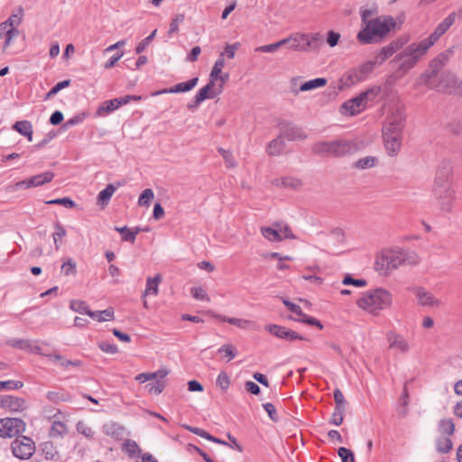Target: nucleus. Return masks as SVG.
<instances>
[{"mask_svg":"<svg viewBox=\"0 0 462 462\" xmlns=\"http://www.w3.org/2000/svg\"><path fill=\"white\" fill-rule=\"evenodd\" d=\"M420 263L419 255L410 250L387 249L377 254L374 267L381 274L388 275L393 270L403 265H417Z\"/></svg>","mask_w":462,"mask_h":462,"instance_id":"f257e3e1","label":"nucleus"},{"mask_svg":"<svg viewBox=\"0 0 462 462\" xmlns=\"http://www.w3.org/2000/svg\"><path fill=\"white\" fill-rule=\"evenodd\" d=\"M392 303L393 295L384 288L369 290L356 301L360 309L374 316H378L382 310L390 308Z\"/></svg>","mask_w":462,"mask_h":462,"instance_id":"f03ea898","label":"nucleus"},{"mask_svg":"<svg viewBox=\"0 0 462 462\" xmlns=\"http://www.w3.org/2000/svg\"><path fill=\"white\" fill-rule=\"evenodd\" d=\"M429 50L430 48L422 40L412 42L397 53L392 62L396 64L397 71L401 75H405L417 65Z\"/></svg>","mask_w":462,"mask_h":462,"instance_id":"7ed1b4c3","label":"nucleus"},{"mask_svg":"<svg viewBox=\"0 0 462 462\" xmlns=\"http://www.w3.org/2000/svg\"><path fill=\"white\" fill-rule=\"evenodd\" d=\"M358 150V145L353 140L337 139L316 143L312 151L322 157H346L354 154Z\"/></svg>","mask_w":462,"mask_h":462,"instance_id":"20e7f679","label":"nucleus"},{"mask_svg":"<svg viewBox=\"0 0 462 462\" xmlns=\"http://www.w3.org/2000/svg\"><path fill=\"white\" fill-rule=\"evenodd\" d=\"M391 25L386 20L375 18L364 26L357 33V40L362 44L377 43L390 32Z\"/></svg>","mask_w":462,"mask_h":462,"instance_id":"39448f33","label":"nucleus"},{"mask_svg":"<svg viewBox=\"0 0 462 462\" xmlns=\"http://www.w3.org/2000/svg\"><path fill=\"white\" fill-rule=\"evenodd\" d=\"M379 88H370L360 93L342 105V109L350 112V116H355L365 111L368 106V102L372 101L379 93Z\"/></svg>","mask_w":462,"mask_h":462,"instance_id":"423d86ee","label":"nucleus"},{"mask_svg":"<svg viewBox=\"0 0 462 462\" xmlns=\"http://www.w3.org/2000/svg\"><path fill=\"white\" fill-rule=\"evenodd\" d=\"M13 455L19 459H29L35 452V444L29 437L16 438L11 443Z\"/></svg>","mask_w":462,"mask_h":462,"instance_id":"0eeeda50","label":"nucleus"},{"mask_svg":"<svg viewBox=\"0 0 462 462\" xmlns=\"http://www.w3.org/2000/svg\"><path fill=\"white\" fill-rule=\"evenodd\" d=\"M434 202L436 207L442 212H449L452 209L455 199L453 188H432Z\"/></svg>","mask_w":462,"mask_h":462,"instance_id":"6e6552de","label":"nucleus"},{"mask_svg":"<svg viewBox=\"0 0 462 462\" xmlns=\"http://www.w3.org/2000/svg\"><path fill=\"white\" fill-rule=\"evenodd\" d=\"M409 38L402 36L392 41L389 44L381 48L374 56L375 63L382 65L387 59L392 57L395 52L402 50V47L408 42Z\"/></svg>","mask_w":462,"mask_h":462,"instance_id":"1a4fd4ad","label":"nucleus"},{"mask_svg":"<svg viewBox=\"0 0 462 462\" xmlns=\"http://www.w3.org/2000/svg\"><path fill=\"white\" fill-rule=\"evenodd\" d=\"M25 430V423L18 418L0 419V437L13 438Z\"/></svg>","mask_w":462,"mask_h":462,"instance_id":"9d476101","label":"nucleus"},{"mask_svg":"<svg viewBox=\"0 0 462 462\" xmlns=\"http://www.w3.org/2000/svg\"><path fill=\"white\" fill-rule=\"evenodd\" d=\"M215 86V82L208 80V82L197 92L192 102L188 104V107L195 108L199 106L204 100L214 98L218 96L222 92L223 88L222 86H219V88H217Z\"/></svg>","mask_w":462,"mask_h":462,"instance_id":"9b49d317","label":"nucleus"},{"mask_svg":"<svg viewBox=\"0 0 462 462\" xmlns=\"http://www.w3.org/2000/svg\"><path fill=\"white\" fill-rule=\"evenodd\" d=\"M452 163L449 160H443L437 171L433 188H452Z\"/></svg>","mask_w":462,"mask_h":462,"instance_id":"f8f14e48","label":"nucleus"},{"mask_svg":"<svg viewBox=\"0 0 462 462\" xmlns=\"http://www.w3.org/2000/svg\"><path fill=\"white\" fill-rule=\"evenodd\" d=\"M456 16V12L450 13L441 23L438 24L434 32L429 37L422 40L429 48L432 47L439 41V39L452 26V24L455 23Z\"/></svg>","mask_w":462,"mask_h":462,"instance_id":"ddd939ff","label":"nucleus"},{"mask_svg":"<svg viewBox=\"0 0 462 462\" xmlns=\"http://www.w3.org/2000/svg\"><path fill=\"white\" fill-rule=\"evenodd\" d=\"M265 329L273 335L274 337L282 339H285L288 341H294V340H305L306 338L297 333L296 331H293L291 329L287 328L286 327L271 324L266 325Z\"/></svg>","mask_w":462,"mask_h":462,"instance_id":"4468645a","label":"nucleus"},{"mask_svg":"<svg viewBox=\"0 0 462 462\" xmlns=\"http://www.w3.org/2000/svg\"><path fill=\"white\" fill-rule=\"evenodd\" d=\"M140 96L126 95L124 97H116L111 100L103 102L97 108V114L111 113L120 107L121 106L126 105L130 100H140Z\"/></svg>","mask_w":462,"mask_h":462,"instance_id":"2eb2a0df","label":"nucleus"},{"mask_svg":"<svg viewBox=\"0 0 462 462\" xmlns=\"http://www.w3.org/2000/svg\"><path fill=\"white\" fill-rule=\"evenodd\" d=\"M411 291L415 295L420 306L434 308L440 305V300L423 287H413Z\"/></svg>","mask_w":462,"mask_h":462,"instance_id":"dca6fc26","label":"nucleus"},{"mask_svg":"<svg viewBox=\"0 0 462 462\" xmlns=\"http://www.w3.org/2000/svg\"><path fill=\"white\" fill-rule=\"evenodd\" d=\"M404 128L403 117H387L383 125V134L392 136H402V130Z\"/></svg>","mask_w":462,"mask_h":462,"instance_id":"f3484780","label":"nucleus"},{"mask_svg":"<svg viewBox=\"0 0 462 462\" xmlns=\"http://www.w3.org/2000/svg\"><path fill=\"white\" fill-rule=\"evenodd\" d=\"M54 177V174L51 171H45L43 173L34 175L29 179L23 180L16 183L17 188H32L39 187L45 183L50 182Z\"/></svg>","mask_w":462,"mask_h":462,"instance_id":"a211bd4d","label":"nucleus"},{"mask_svg":"<svg viewBox=\"0 0 462 462\" xmlns=\"http://www.w3.org/2000/svg\"><path fill=\"white\" fill-rule=\"evenodd\" d=\"M387 341L389 343V347L392 349H395L402 354H406L410 351V344L404 338L403 336L397 334L393 331H390L387 334Z\"/></svg>","mask_w":462,"mask_h":462,"instance_id":"6ab92c4d","label":"nucleus"},{"mask_svg":"<svg viewBox=\"0 0 462 462\" xmlns=\"http://www.w3.org/2000/svg\"><path fill=\"white\" fill-rule=\"evenodd\" d=\"M301 39L302 51H310L319 50L322 44V39L319 33H300Z\"/></svg>","mask_w":462,"mask_h":462,"instance_id":"aec40b11","label":"nucleus"},{"mask_svg":"<svg viewBox=\"0 0 462 462\" xmlns=\"http://www.w3.org/2000/svg\"><path fill=\"white\" fill-rule=\"evenodd\" d=\"M281 134L288 141H302L307 138L305 132L293 125H287L282 127Z\"/></svg>","mask_w":462,"mask_h":462,"instance_id":"412c9836","label":"nucleus"},{"mask_svg":"<svg viewBox=\"0 0 462 462\" xmlns=\"http://www.w3.org/2000/svg\"><path fill=\"white\" fill-rule=\"evenodd\" d=\"M0 405L11 411H20L25 409V401L22 398L6 395L1 399Z\"/></svg>","mask_w":462,"mask_h":462,"instance_id":"4be33fe9","label":"nucleus"},{"mask_svg":"<svg viewBox=\"0 0 462 462\" xmlns=\"http://www.w3.org/2000/svg\"><path fill=\"white\" fill-rule=\"evenodd\" d=\"M383 137L387 154L392 157L396 156L399 153L402 146V137L387 134H383Z\"/></svg>","mask_w":462,"mask_h":462,"instance_id":"5701e85b","label":"nucleus"},{"mask_svg":"<svg viewBox=\"0 0 462 462\" xmlns=\"http://www.w3.org/2000/svg\"><path fill=\"white\" fill-rule=\"evenodd\" d=\"M124 185V182L117 181L116 183H110L108 184L104 189H102L98 195H97V204L102 206H106L113 194L116 192V190L122 187Z\"/></svg>","mask_w":462,"mask_h":462,"instance_id":"b1692460","label":"nucleus"},{"mask_svg":"<svg viewBox=\"0 0 462 462\" xmlns=\"http://www.w3.org/2000/svg\"><path fill=\"white\" fill-rule=\"evenodd\" d=\"M11 346L19 349L26 350L33 354L44 355L42 348L36 343L27 339H14Z\"/></svg>","mask_w":462,"mask_h":462,"instance_id":"393cba45","label":"nucleus"},{"mask_svg":"<svg viewBox=\"0 0 462 462\" xmlns=\"http://www.w3.org/2000/svg\"><path fill=\"white\" fill-rule=\"evenodd\" d=\"M122 450L127 454L130 458H139L143 455L142 449L137 442L130 439L124 441Z\"/></svg>","mask_w":462,"mask_h":462,"instance_id":"a878e982","label":"nucleus"},{"mask_svg":"<svg viewBox=\"0 0 462 462\" xmlns=\"http://www.w3.org/2000/svg\"><path fill=\"white\" fill-rule=\"evenodd\" d=\"M199 78L195 77L193 79H189L185 82L178 83L169 89H164L162 93H180V92H188L191 90L198 83Z\"/></svg>","mask_w":462,"mask_h":462,"instance_id":"bb28decb","label":"nucleus"},{"mask_svg":"<svg viewBox=\"0 0 462 462\" xmlns=\"http://www.w3.org/2000/svg\"><path fill=\"white\" fill-rule=\"evenodd\" d=\"M283 138L284 137L281 134L276 139L269 143L266 152L270 156H278L283 152L285 148V142Z\"/></svg>","mask_w":462,"mask_h":462,"instance_id":"cd10ccee","label":"nucleus"},{"mask_svg":"<svg viewBox=\"0 0 462 462\" xmlns=\"http://www.w3.org/2000/svg\"><path fill=\"white\" fill-rule=\"evenodd\" d=\"M23 8L22 6H18L15 13L11 14L5 22L2 23L0 27L5 30L7 27L19 26L23 21Z\"/></svg>","mask_w":462,"mask_h":462,"instance_id":"c85d7f7f","label":"nucleus"},{"mask_svg":"<svg viewBox=\"0 0 462 462\" xmlns=\"http://www.w3.org/2000/svg\"><path fill=\"white\" fill-rule=\"evenodd\" d=\"M40 447L45 459L52 461H57L60 459V454L52 442H42Z\"/></svg>","mask_w":462,"mask_h":462,"instance_id":"c756f323","label":"nucleus"},{"mask_svg":"<svg viewBox=\"0 0 462 462\" xmlns=\"http://www.w3.org/2000/svg\"><path fill=\"white\" fill-rule=\"evenodd\" d=\"M213 317L221 320V321H224V322H227L231 325H234L237 328H250L251 326L254 324L252 321L250 320H246V319H237V318H229V317H226V316H222V315H219V314H213Z\"/></svg>","mask_w":462,"mask_h":462,"instance_id":"7c9ffc66","label":"nucleus"},{"mask_svg":"<svg viewBox=\"0 0 462 462\" xmlns=\"http://www.w3.org/2000/svg\"><path fill=\"white\" fill-rule=\"evenodd\" d=\"M162 281V276L157 274L154 277H149L146 281V287L143 292V296L147 294L157 295L158 294V285Z\"/></svg>","mask_w":462,"mask_h":462,"instance_id":"2f4dec72","label":"nucleus"},{"mask_svg":"<svg viewBox=\"0 0 462 462\" xmlns=\"http://www.w3.org/2000/svg\"><path fill=\"white\" fill-rule=\"evenodd\" d=\"M89 317L97 319L100 322L106 321V320H112L115 317V311L113 308H107L105 310L100 311H93L91 310V313H89Z\"/></svg>","mask_w":462,"mask_h":462,"instance_id":"473e14b6","label":"nucleus"},{"mask_svg":"<svg viewBox=\"0 0 462 462\" xmlns=\"http://www.w3.org/2000/svg\"><path fill=\"white\" fill-rule=\"evenodd\" d=\"M224 57H225V53H220L218 59L216 60V62L212 68V70L209 74V80H212L215 83L218 79V77L222 71V69L225 66Z\"/></svg>","mask_w":462,"mask_h":462,"instance_id":"72a5a7b5","label":"nucleus"},{"mask_svg":"<svg viewBox=\"0 0 462 462\" xmlns=\"http://www.w3.org/2000/svg\"><path fill=\"white\" fill-rule=\"evenodd\" d=\"M329 241L333 246L338 247L345 245V233L341 228H334L329 236Z\"/></svg>","mask_w":462,"mask_h":462,"instance_id":"f704fd0d","label":"nucleus"},{"mask_svg":"<svg viewBox=\"0 0 462 462\" xmlns=\"http://www.w3.org/2000/svg\"><path fill=\"white\" fill-rule=\"evenodd\" d=\"M167 375V372L164 370H159L153 373H142L135 376V380L143 383L147 381L155 380L158 377L163 378Z\"/></svg>","mask_w":462,"mask_h":462,"instance_id":"c9c22d12","label":"nucleus"},{"mask_svg":"<svg viewBox=\"0 0 462 462\" xmlns=\"http://www.w3.org/2000/svg\"><path fill=\"white\" fill-rule=\"evenodd\" d=\"M378 162V159L375 156H365L360 158L355 162V167L359 170H365L373 168Z\"/></svg>","mask_w":462,"mask_h":462,"instance_id":"e433bc0d","label":"nucleus"},{"mask_svg":"<svg viewBox=\"0 0 462 462\" xmlns=\"http://www.w3.org/2000/svg\"><path fill=\"white\" fill-rule=\"evenodd\" d=\"M327 83V79L324 78H317L309 81L304 82L300 87V91H309L317 88H321L325 86Z\"/></svg>","mask_w":462,"mask_h":462,"instance_id":"4c0bfd02","label":"nucleus"},{"mask_svg":"<svg viewBox=\"0 0 462 462\" xmlns=\"http://www.w3.org/2000/svg\"><path fill=\"white\" fill-rule=\"evenodd\" d=\"M14 129L19 132L21 134L27 136L29 140H32V125L28 121H19L14 125Z\"/></svg>","mask_w":462,"mask_h":462,"instance_id":"58836bf2","label":"nucleus"},{"mask_svg":"<svg viewBox=\"0 0 462 462\" xmlns=\"http://www.w3.org/2000/svg\"><path fill=\"white\" fill-rule=\"evenodd\" d=\"M68 431V428L65 423L61 421H53L51 428L50 430V436L54 437H63Z\"/></svg>","mask_w":462,"mask_h":462,"instance_id":"ea45409f","label":"nucleus"},{"mask_svg":"<svg viewBox=\"0 0 462 462\" xmlns=\"http://www.w3.org/2000/svg\"><path fill=\"white\" fill-rule=\"evenodd\" d=\"M54 227L55 232L52 234V237L55 247L59 250L61 245V239L66 236V230L59 222L54 224Z\"/></svg>","mask_w":462,"mask_h":462,"instance_id":"a19ab883","label":"nucleus"},{"mask_svg":"<svg viewBox=\"0 0 462 462\" xmlns=\"http://www.w3.org/2000/svg\"><path fill=\"white\" fill-rule=\"evenodd\" d=\"M443 80L446 82V84L444 86H442L441 84L439 86V91H450L449 88L457 85L458 82L457 78L454 74L449 72L445 73L443 75Z\"/></svg>","mask_w":462,"mask_h":462,"instance_id":"79ce46f5","label":"nucleus"},{"mask_svg":"<svg viewBox=\"0 0 462 462\" xmlns=\"http://www.w3.org/2000/svg\"><path fill=\"white\" fill-rule=\"evenodd\" d=\"M46 398L52 402H67L69 400V395L63 391H50Z\"/></svg>","mask_w":462,"mask_h":462,"instance_id":"37998d69","label":"nucleus"},{"mask_svg":"<svg viewBox=\"0 0 462 462\" xmlns=\"http://www.w3.org/2000/svg\"><path fill=\"white\" fill-rule=\"evenodd\" d=\"M455 430V424L450 419H443L439 423V430L443 435H451Z\"/></svg>","mask_w":462,"mask_h":462,"instance_id":"c03bdc74","label":"nucleus"},{"mask_svg":"<svg viewBox=\"0 0 462 462\" xmlns=\"http://www.w3.org/2000/svg\"><path fill=\"white\" fill-rule=\"evenodd\" d=\"M70 309L75 312L86 314L88 316H89V313H91V310L88 308V304L82 300H71Z\"/></svg>","mask_w":462,"mask_h":462,"instance_id":"a18cd8bd","label":"nucleus"},{"mask_svg":"<svg viewBox=\"0 0 462 462\" xmlns=\"http://www.w3.org/2000/svg\"><path fill=\"white\" fill-rule=\"evenodd\" d=\"M262 235L269 241H281L276 225L273 227H262Z\"/></svg>","mask_w":462,"mask_h":462,"instance_id":"49530a36","label":"nucleus"},{"mask_svg":"<svg viewBox=\"0 0 462 462\" xmlns=\"http://www.w3.org/2000/svg\"><path fill=\"white\" fill-rule=\"evenodd\" d=\"M154 198V193L152 189H145L138 199L139 206L149 207Z\"/></svg>","mask_w":462,"mask_h":462,"instance_id":"de8ad7c7","label":"nucleus"},{"mask_svg":"<svg viewBox=\"0 0 462 462\" xmlns=\"http://www.w3.org/2000/svg\"><path fill=\"white\" fill-rule=\"evenodd\" d=\"M345 410L346 407H335L329 423L336 426L341 425L344 420Z\"/></svg>","mask_w":462,"mask_h":462,"instance_id":"09e8293b","label":"nucleus"},{"mask_svg":"<svg viewBox=\"0 0 462 462\" xmlns=\"http://www.w3.org/2000/svg\"><path fill=\"white\" fill-rule=\"evenodd\" d=\"M217 352L220 354H224V356L227 357V361H230L233 358H235L237 354L235 346L231 344H225L221 346L218 348Z\"/></svg>","mask_w":462,"mask_h":462,"instance_id":"8fccbe9b","label":"nucleus"},{"mask_svg":"<svg viewBox=\"0 0 462 462\" xmlns=\"http://www.w3.org/2000/svg\"><path fill=\"white\" fill-rule=\"evenodd\" d=\"M184 19H185L184 14H176L171 19L168 33L170 35L173 34V33H177L179 32V24L183 23Z\"/></svg>","mask_w":462,"mask_h":462,"instance_id":"3c124183","label":"nucleus"},{"mask_svg":"<svg viewBox=\"0 0 462 462\" xmlns=\"http://www.w3.org/2000/svg\"><path fill=\"white\" fill-rule=\"evenodd\" d=\"M452 448V442L449 438L443 437L437 442V449L440 453H448Z\"/></svg>","mask_w":462,"mask_h":462,"instance_id":"603ef678","label":"nucleus"},{"mask_svg":"<svg viewBox=\"0 0 462 462\" xmlns=\"http://www.w3.org/2000/svg\"><path fill=\"white\" fill-rule=\"evenodd\" d=\"M301 186V181L293 177H283L282 180V187L291 189H298Z\"/></svg>","mask_w":462,"mask_h":462,"instance_id":"864d4df0","label":"nucleus"},{"mask_svg":"<svg viewBox=\"0 0 462 462\" xmlns=\"http://www.w3.org/2000/svg\"><path fill=\"white\" fill-rule=\"evenodd\" d=\"M216 383L223 391H226L230 386V379L226 373L220 372L217 377Z\"/></svg>","mask_w":462,"mask_h":462,"instance_id":"5fc2aeb1","label":"nucleus"},{"mask_svg":"<svg viewBox=\"0 0 462 462\" xmlns=\"http://www.w3.org/2000/svg\"><path fill=\"white\" fill-rule=\"evenodd\" d=\"M76 429L79 433L84 435L88 439H93L94 438V431L93 430L88 427L85 422L79 421L76 425Z\"/></svg>","mask_w":462,"mask_h":462,"instance_id":"6e6d98bb","label":"nucleus"},{"mask_svg":"<svg viewBox=\"0 0 462 462\" xmlns=\"http://www.w3.org/2000/svg\"><path fill=\"white\" fill-rule=\"evenodd\" d=\"M23 383L21 381H14V380H8V381H0V391L3 390H15L22 388Z\"/></svg>","mask_w":462,"mask_h":462,"instance_id":"4d7b16f0","label":"nucleus"},{"mask_svg":"<svg viewBox=\"0 0 462 462\" xmlns=\"http://www.w3.org/2000/svg\"><path fill=\"white\" fill-rule=\"evenodd\" d=\"M337 454L340 457L342 462H355L354 453L345 447L339 448Z\"/></svg>","mask_w":462,"mask_h":462,"instance_id":"13d9d810","label":"nucleus"},{"mask_svg":"<svg viewBox=\"0 0 462 462\" xmlns=\"http://www.w3.org/2000/svg\"><path fill=\"white\" fill-rule=\"evenodd\" d=\"M190 293L192 297L198 300L209 301V297L208 296L206 291L201 287L191 288Z\"/></svg>","mask_w":462,"mask_h":462,"instance_id":"bf43d9fd","label":"nucleus"},{"mask_svg":"<svg viewBox=\"0 0 462 462\" xmlns=\"http://www.w3.org/2000/svg\"><path fill=\"white\" fill-rule=\"evenodd\" d=\"M344 285H354L356 287H365L367 284L365 279H354L349 274L346 275L343 279Z\"/></svg>","mask_w":462,"mask_h":462,"instance_id":"052dcab7","label":"nucleus"},{"mask_svg":"<svg viewBox=\"0 0 462 462\" xmlns=\"http://www.w3.org/2000/svg\"><path fill=\"white\" fill-rule=\"evenodd\" d=\"M76 262H74L71 258H69L67 261L63 263L61 265V271L65 275L75 274L76 273Z\"/></svg>","mask_w":462,"mask_h":462,"instance_id":"680f3d73","label":"nucleus"},{"mask_svg":"<svg viewBox=\"0 0 462 462\" xmlns=\"http://www.w3.org/2000/svg\"><path fill=\"white\" fill-rule=\"evenodd\" d=\"M47 204L61 205V206H64L67 208H72L75 207V202L72 199H70L69 198H67V197L60 198V199H51V200L48 201Z\"/></svg>","mask_w":462,"mask_h":462,"instance_id":"e2e57ef3","label":"nucleus"},{"mask_svg":"<svg viewBox=\"0 0 462 462\" xmlns=\"http://www.w3.org/2000/svg\"><path fill=\"white\" fill-rule=\"evenodd\" d=\"M295 320L302 322V323H306V324H309V325H311V326H316L319 329L323 328V326L320 323V321H319L317 319H315L313 317L308 316L305 313H303V315H301L300 318L295 319Z\"/></svg>","mask_w":462,"mask_h":462,"instance_id":"0e129e2a","label":"nucleus"},{"mask_svg":"<svg viewBox=\"0 0 462 462\" xmlns=\"http://www.w3.org/2000/svg\"><path fill=\"white\" fill-rule=\"evenodd\" d=\"M276 226L278 229L281 241L286 238H294V236L292 235L291 228L287 225L282 226L281 224H276Z\"/></svg>","mask_w":462,"mask_h":462,"instance_id":"69168bd1","label":"nucleus"},{"mask_svg":"<svg viewBox=\"0 0 462 462\" xmlns=\"http://www.w3.org/2000/svg\"><path fill=\"white\" fill-rule=\"evenodd\" d=\"M156 30H154L149 36H147L146 38H144L141 42H139L136 47H135V52L137 54H140L142 53L145 49L146 47L148 46V44L152 41V39L154 38L155 34H156Z\"/></svg>","mask_w":462,"mask_h":462,"instance_id":"338daca9","label":"nucleus"},{"mask_svg":"<svg viewBox=\"0 0 462 462\" xmlns=\"http://www.w3.org/2000/svg\"><path fill=\"white\" fill-rule=\"evenodd\" d=\"M145 388L149 393L159 394L164 389V383L157 380L156 382L146 384Z\"/></svg>","mask_w":462,"mask_h":462,"instance_id":"774afa93","label":"nucleus"}]
</instances>
